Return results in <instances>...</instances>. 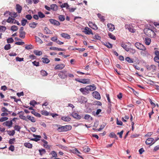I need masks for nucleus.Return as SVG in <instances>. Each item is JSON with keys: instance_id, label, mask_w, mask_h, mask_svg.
<instances>
[{"instance_id": "b1692460", "label": "nucleus", "mask_w": 159, "mask_h": 159, "mask_svg": "<svg viewBox=\"0 0 159 159\" xmlns=\"http://www.w3.org/2000/svg\"><path fill=\"white\" fill-rule=\"evenodd\" d=\"M61 36L65 39H70V36L67 34L62 33L61 34Z\"/></svg>"}, {"instance_id": "052dcab7", "label": "nucleus", "mask_w": 159, "mask_h": 159, "mask_svg": "<svg viewBox=\"0 0 159 159\" xmlns=\"http://www.w3.org/2000/svg\"><path fill=\"white\" fill-rule=\"evenodd\" d=\"M11 48V45L10 44L6 45L4 46V49L6 50H8Z\"/></svg>"}, {"instance_id": "7c9ffc66", "label": "nucleus", "mask_w": 159, "mask_h": 159, "mask_svg": "<svg viewBox=\"0 0 159 159\" xmlns=\"http://www.w3.org/2000/svg\"><path fill=\"white\" fill-rule=\"evenodd\" d=\"M144 42L147 45H148L151 43V39L149 38H146L145 39Z\"/></svg>"}, {"instance_id": "473e14b6", "label": "nucleus", "mask_w": 159, "mask_h": 159, "mask_svg": "<svg viewBox=\"0 0 159 159\" xmlns=\"http://www.w3.org/2000/svg\"><path fill=\"white\" fill-rule=\"evenodd\" d=\"M121 46L125 49V50L126 51L128 52V49L129 48H128L127 47V45L125 44L124 43H121Z\"/></svg>"}, {"instance_id": "680f3d73", "label": "nucleus", "mask_w": 159, "mask_h": 159, "mask_svg": "<svg viewBox=\"0 0 159 159\" xmlns=\"http://www.w3.org/2000/svg\"><path fill=\"white\" fill-rule=\"evenodd\" d=\"M93 38L97 40H100L101 37L98 34H96L94 35Z\"/></svg>"}, {"instance_id": "c03bdc74", "label": "nucleus", "mask_w": 159, "mask_h": 159, "mask_svg": "<svg viewBox=\"0 0 159 159\" xmlns=\"http://www.w3.org/2000/svg\"><path fill=\"white\" fill-rule=\"evenodd\" d=\"M60 7L61 8L66 7V9H68L69 8V6L67 3H64L61 5Z\"/></svg>"}, {"instance_id": "a18cd8bd", "label": "nucleus", "mask_w": 159, "mask_h": 159, "mask_svg": "<svg viewBox=\"0 0 159 159\" xmlns=\"http://www.w3.org/2000/svg\"><path fill=\"white\" fill-rule=\"evenodd\" d=\"M27 22V20L23 18L22 19L21 21V24L22 26H24L26 25V24Z\"/></svg>"}, {"instance_id": "423d86ee", "label": "nucleus", "mask_w": 159, "mask_h": 159, "mask_svg": "<svg viewBox=\"0 0 159 159\" xmlns=\"http://www.w3.org/2000/svg\"><path fill=\"white\" fill-rule=\"evenodd\" d=\"M24 28L23 27H21L19 30V37L20 38L23 39L25 37L26 34L25 32L24 31Z\"/></svg>"}, {"instance_id": "de8ad7c7", "label": "nucleus", "mask_w": 159, "mask_h": 159, "mask_svg": "<svg viewBox=\"0 0 159 159\" xmlns=\"http://www.w3.org/2000/svg\"><path fill=\"white\" fill-rule=\"evenodd\" d=\"M109 136L110 137L112 138H116V139H117L118 138L117 137L116 135L115 134V133L114 132H111Z\"/></svg>"}, {"instance_id": "39448f33", "label": "nucleus", "mask_w": 159, "mask_h": 159, "mask_svg": "<svg viewBox=\"0 0 159 159\" xmlns=\"http://www.w3.org/2000/svg\"><path fill=\"white\" fill-rule=\"evenodd\" d=\"M136 48L141 50L145 51L146 49L145 47L142 44L139 42H136L134 44Z\"/></svg>"}, {"instance_id": "bb28decb", "label": "nucleus", "mask_w": 159, "mask_h": 159, "mask_svg": "<svg viewBox=\"0 0 159 159\" xmlns=\"http://www.w3.org/2000/svg\"><path fill=\"white\" fill-rule=\"evenodd\" d=\"M51 9L53 11H56L58 9V7L55 4H52L50 6Z\"/></svg>"}, {"instance_id": "ea45409f", "label": "nucleus", "mask_w": 159, "mask_h": 159, "mask_svg": "<svg viewBox=\"0 0 159 159\" xmlns=\"http://www.w3.org/2000/svg\"><path fill=\"white\" fill-rule=\"evenodd\" d=\"M104 45L108 48H112V44L110 43L109 42H106Z\"/></svg>"}, {"instance_id": "c9c22d12", "label": "nucleus", "mask_w": 159, "mask_h": 159, "mask_svg": "<svg viewBox=\"0 0 159 159\" xmlns=\"http://www.w3.org/2000/svg\"><path fill=\"white\" fill-rule=\"evenodd\" d=\"M42 141L44 143V144H43V146L46 148H48V149H50V147L48 145H47L48 144V142L47 141L44 139H43L42 140Z\"/></svg>"}, {"instance_id": "09e8293b", "label": "nucleus", "mask_w": 159, "mask_h": 159, "mask_svg": "<svg viewBox=\"0 0 159 159\" xmlns=\"http://www.w3.org/2000/svg\"><path fill=\"white\" fill-rule=\"evenodd\" d=\"M14 21V19L9 17L7 19V21L9 23H13V21Z\"/></svg>"}, {"instance_id": "412c9836", "label": "nucleus", "mask_w": 159, "mask_h": 159, "mask_svg": "<svg viewBox=\"0 0 159 159\" xmlns=\"http://www.w3.org/2000/svg\"><path fill=\"white\" fill-rule=\"evenodd\" d=\"M65 66V65L63 64H61L57 65L54 67L55 70H61Z\"/></svg>"}, {"instance_id": "f3484780", "label": "nucleus", "mask_w": 159, "mask_h": 159, "mask_svg": "<svg viewBox=\"0 0 159 159\" xmlns=\"http://www.w3.org/2000/svg\"><path fill=\"white\" fill-rule=\"evenodd\" d=\"M84 30V32L86 34L89 35L90 34H93L92 31L90 28L86 27L85 28Z\"/></svg>"}, {"instance_id": "5fc2aeb1", "label": "nucleus", "mask_w": 159, "mask_h": 159, "mask_svg": "<svg viewBox=\"0 0 159 159\" xmlns=\"http://www.w3.org/2000/svg\"><path fill=\"white\" fill-rule=\"evenodd\" d=\"M8 134L10 136H13L15 134V130H12L11 131H8Z\"/></svg>"}, {"instance_id": "9b49d317", "label": "nucleus", "mask_w": 159, "mask_h": 159, "mask_svg": "<svg viewBox=\"0 0 159 159\" xmlns=\"http://www.w3.org/2000/svg\"><path fill=\"white\" fill-rule=\"evenodd\" d=\"M93 96L98 100L101 98V96L100 93L97 91L93 92L92 93Z\"/></svg>"}, {"instance_id": "13d9d810", "label": "nucleus", "mask_w": 159, "mask_h": 159, "mask_svg": "<svg viewBox=\"0 0 159 159\" xmlns=\"http://www.w3.org/2000/svg\"><path fill=\"white\" fill-rule=\"evenodd\" d=\"M41 74L43 76H46L48 74L47 72L44 70H42L41 71Z\"/></svg>"}, {"instance_id": "dca6fc26", "label": "nucleus", "mask_w": 159, "mask_h": 159, "mask_svg": "<svg viewBox=\"0 0 159 159\" xmlns=\"http://www.w3.org/2000/svg\"><path fill=\"white\" fill-rule=\"evenodd\" d=\"M19 117L20 119H23V120H25L26 121H28L26 117L24 116V112L22 111H20L17 114H20Z\"/></svg>"}, {"instance_id": "7ed1b4c3", "label": "nucleus", "mask_w": 159, "mask_h": 159, "mask_svg": "<svg viewBox=\"0 0 159 159\" xmlns=\"http://www.w3.org/2000/svg\"><path fill=\"white\" fill-rule=\"evenodd\" d=\"M75 80L84 84H89L90 83V81L89 79L75 78Z\"/></svg>"}, {"instance_id": "69168bd1", "label": "nucleus", "mask_w": 159, "mask_h": 159, "mask_svg": "<svg viewBox=\"0 0 159 159\" xmlns=\"http://www.w3.org/2000/svg\"><path fill=\"white\" fill-rule=\"evenodd\" d=\"M13 41L14 40L11 37L7 39V42L8 43H12Z\"/></svg>"}, {"instance_id": "e433bc0d", "label": "nucleus", "mask_w": 159, "mask_h": 159, "mask_svg": "<svg viewBox=\"0 0 159 159\" xmlns=\"http://www.w3.org/2000/svg\"><path fill=\"white\" fill-rule=\"evenodd\" d=\"M125 60L129 63H133L134 62L133 59L129 57H127L125 58Z\"/></svg>"}, {"instance_id": "4be33fe9", "label": "nucleus", "mask_w": 159, "mask_h": 159, "mask_svg": "<svg viewBox=\"0 0 159 159\" xmlns=\"http://www.w3.org/2000/svg\"><path fill=\"white\" fill-rule=\"evenodd\" d=\"M61 119L65 122L70 121L71 120V118L69 116H63L61 117Z\"/></svg>"}, {"instance_id": "ddd939ff", "label": "nucleus", "mask_w": 159, "mask_h": 159, "mask_svg": "<svg viewBox=\"0 0 159 159\" xmlns=\"http://www.w3.org/2000/svg\"><path fill=\"white\" fill-rule=\"evenodd\" d=\"M88 25L90 28L93 30H97L98 29V28L96 24L91 21H89Z\"/></svg>"}, {"instance_id": "f8f14e48", "label": "nucleus", "mask_w": 159, "mask_h": 159, "mask_svg": "<svg viewBox=\"0 0 159 159\" xmlns=\"http://www.w3.org/2000/svg\"><path fill=\"white\" fill-rule=\"evenodd\" d=\"M78 101L81 104L85 103L87 102V99L85 97L82 96L78 99Z\"/></svg>"}, {"instance_id": "6e6552de", "label": "nucleus", "mask_w": 159, "mask_h": 159, "mask_svg": "<svg viewBox=\"0 0 159 159\" xmlns=\"http://www.w3.org/2000/svg\"><path fill=\"white\" fill-rule=\"evenodd\" d=\"M12 120L7 121L3 123L2 125L3 126H6L10 128L12 127Z\"/></svg>"}, {"instance_id": "aec40b11", "label": "nucleus", "mask_w": 159, "mask_h": 159, "mask_svg": "<svg viewBox=\"0 0 159 159\" xmlns=\"http://www.w3.org/2000/svg\"><path fill=\"white\" fill-rule=\"evenodd\" d=\"M107 26L108 30L110 31H112L115 29L114 25L111 23H108L107 24Z\"/></svg>"}, {"instance_id": "cd10ccee", "label": "nucleus", "mask_w": 159, "mask_h": 159, "mask_svg": "<svg viewBox=\"0 0 159 159\" xmlns=\"http://www.w3.org/2000/svg\"><path fill=\"white\" fill-rule=\"evenodd\" d=\"M38 25V23L34 22H31L29 24V26L31 28H35L37 25Z\"/></svg>"}, {"instance_id": "f704fd0d", "label": "nucleus", "mask_w": 159, "mask_h": 159, "mask_svg": "<svg viewBox=\"0 0 159 159\" xmlns=\"http://www.w3.org/2000/svg\"><path fill=\"white\" fill-rule=\"evenodd\" d=\"M34 53L37 56H40L42 54V52L41 51L35 50L34 51Z\"/></svg>"}, {"instance_id": "bf43d9fd", "label": "nucleus", "mask_w": 159, "mask_h": 159, "mask_svg": "<svg viewBox=\"0 0 159 159\" xmlns=\"http://www.w3.org/2000/svg\"><path fill=\"white\" fill-rule=\"evenodd\" d=\"M6 30V27L3 26H0V32H4Z\"/></svg>"}, {"instance_id": "0e129e2a", "label": "nucleus", "mask_w": 159, "mask_h": 159, "mask_svg": "<svg viewBox=\"0 0 159 159\" xmlns=\"http://www.w3.org/2000/svg\"><path fill=\"white\" fill-rule=\"evenodd\" d=\"M37 102L34 100L30 101V105L33 106V107H34L35 105L37 104Z\"/></svg>"}, {"instance_id": "6e6d98bb", "label": "nucleus", "mask_w": 159, "mask_h": 159, "mask_svg": "<svg viewBox=\"0 0 159 159\" xmlns=\"http://www.w3.org/2000/svg\"><path fill=\"white\" fill-rule=\"evenodd\" d=\"M14 128L15 130L18 131H20L21 129V127L18 125H15L14 126Z\"/></svg>"}, {"instance_id": "4468645a", "label": "nucleus", "mask_w": 159, "mask_h": 159, "mask_svg": "<svg viewBox=\"0 0 159 159\" xmlns=\"http://www.w3.org/2000/svg\"><path fill=\"white\" fill-rule=\"evenodd\" d=\"M155 54L156 56L154 58V61L157 63H159V51L157 50L155 51Z\"/></svg>"}, {"instance_id": "9d476101", "label": "nucleus", "mask_w": 159, "mask_h": 159, "mask_svg": "<svg viewBox=\"0 0 159 159\" xmlns=\"http://www.w3.org/2000/svg\"><path fill=\"white\" fill-rule=\"evenodd\" d=\"M7 14H9L11 17L13 18H16L17 16L16 13L15 12H10L9 11H6L4 13V15H6Z\"/></svg>"}, {"instance_id": "49530a36", "label": "nucleus", "mask_w": 159, "mask_h": 159, "mask_svg": "<svg viewBox=\"0 0 159 159\" xmlns=\"http://www.w3.org/2000/svg\"><path fill=\"white\" fill-rule=\"evenodd\" d=\"M18 29V27L16 25H13L11 28V30L13 31H16Z\"/></svg>"}, {"instance_id": "58836bf2", "label": "nucleus", "mask_w": 159, "mask_h": 159, "mask_svg": "<svg viewBox=\"0 0 159 159\" xmlns=\"http://www.w3.org/2000/svg\"><path fill=\"white\" fill-rule=\"evenodd\" d=\"M24 146L28 148H30L32 147V145L30 143H24Z\"/></svg>"}, {"instance_id": "f257e3e1", "label": "nucleus", "mask_w": 159, "mask_h": 159, "mask_svg": "<svg viewBox=\"0 0 159 159\" xmlns=\"http://www.w3.org/2000/svg\"><path fill=\"white\" fill-rule=\"evenodd\" d=\"M156 32H157V30L154 27H152L146 28V34L151 38H154L155 37Z\"/></svg>"}, {"instance_id": "864d4df0", "label": "nucleus", "mask_w": 159, "mask_h": 159, "mask_svg": "<svg viewBox=\"0 0 159 159\" xmlns=\"http://www.w3.org/2000/svg\"><path fill=\"white\" fill-rule=\"evenodd\" d=\"M25 48V49H26L30 50L33 49L34 48V46L31 44H30L26 46Z\"/></svg>"}, {"instance_id": "37998d69", "label": "nucleus", "mask_w": 159, "mask_h": 159, "mask_svg": "<svg viewBox=\"0 0 159 159\" xmlns=\"http://www.w3.org/2000/svg\"><path fill=\"white\" fill-rule=\"evenodd\" d=\"M35 38L36 40V41L39 43L40 44H42L43 43L41 39L37 37L36 36H35Z\"/></svg>"}, {"instance_id": "4d7b16f0", "label": "nucleus", "mask_w": 159, "mask_h": 159, "mask_svg": "<svg viewBox=\"0 0 159 159\" xmlns=\"http://www.w3.org/2000/svg\"><path fill=\"white\" fill-rule=\"evenodd\" d=\"M128 50V51H129V52L132 53V54L135 53L136 52L135 50L133 48H129Z\"/></svg>"}, {"instance_id": "393cba45", "label": "nucleus", "mask_w": 159, "mask_h": 159, "mask_svg": "<svg viewBox=\"0 0 159 159\" xmlns=\"http://www.w3.org/2000/svg\"><path fill=\"white\" fill-rule=\"evenodd\" d=\"M16 9L18 13H20L21 12L22 7L19 4H17L16 5Z\"/></svg>"}, {"instance_id": "8fccbe9b", "label": "nucleus", "mask_w": 159, "mask_h": 159, "mask_svg": "<svg viewBox=\"0 0 159 159\" xmlns=\"http://www.w3.org/2000/svg\"><path fill=\"white\" fill-rule=\"evenodd\" d=\"M58 19L61 21H63L65 20V17L63 15H60L58 16Z\"/></svg>"}, {"instance_id": "338daca9", "label": "nucleus", "mask_w": 159, "mask_h": 159, "mask_svg": "<svg viewBox=\"0 0 159 159\" xmlns=\"http://www.w3.org/2000/svg\"><path fill=\"white\" fill-rule=\"evenodd\" d=\"M90 149L88 147H85L84 148L83 151L85 152H89L90 151Z\"/></svg>"}, {"instance_id": "a211bd4d", "label": "nucleus", "mask_w": 159, "mask_h": 159, "mask_svg": "<svg viewBox=\"0 0 159 159\" xmlns=\"http://www.w3.org/2000/svg\"><path fill=\"white\" fill-rule=\"evenodd\" d=\"M71 115L73 117L77 120H80L81 118V117L80 115L76 113L72 112L71 114Z\"/></svg>"}, {"instance_id": "0eeeda50", "label": "nucleus", "mask_w": 159, "mask_h": 159, "mask_svg": "<svg viewBox=\"0 0 159 159\" xmlns=\"http://www.w3.org/2000/svg\"><path fill=\"white\" fill-rule=\"evenodd\" d=\"M87 86L85 88H81L80 89V91L84 95H86L89 93V91Z\"/></svg>"}, {"instance_id": "e2e57ef3", "label": "nucleus", "mask_w": 159, "mask_h": 159, "mask_svg": "<svg viewBox=\"0 0 159 159\" xmlns=\"http://www.w3.org/2000/svg\"><path fill=\"white\" fill-rule=\"evenodd\" d=\"M8 118L6 117H2L0 118V121L3 122L7 120L8 119Z\"/></svg>"}, {"instance_id": "20e7f679", "label": "nucleus", "mask_w": 159, "mask_h": 159, "mask_svg": "<svg viewBox=\"0 0 159 159\" xmlns=\"http://www.w3.org/2000/svg\"><path fill=\"white\" fill-rule=\"evenodd\" d=\"M67 71L66 70H64L60 72L58 74V76L62 79H65L67 77V74L66 73Z\"/></svg>"}, {"instance_id": "2f4dec72", "label": "nucleus", "mask_w": 159, "mask_h": 159, "mask_svg": "<svg viewBox=\"0 0 159 159\" xmlns=\"http://www.w3.org/2000/svg\"><path fill=\"white\" fill-rule=\"evenodd\" d=\"M84 119L85 120H93V118L91 117L90 115L88 114H86L85 115Z\"/></svg>"}, {"instance_id": "a878e982", "label": "nucleus", "mask_w": 159, "mask_h": 159, "mask_svg": "<svg viewBox=\"0 0 159 159\" xmlns=\"http://www.w3.org/2000/svg\"><path fill=\"white\" fill-rule=\"evenodd\" d=\"M89 91H93L96 90V87L94 84L87 86Z\"/></svg>"}, {"instance_id": "6ab92c4d", "label": "nucleus", "mask_w": 159, "mask_h": 159, "mask_svg": "<svg viewBox=\"0 0 159 159\" xmlns=\"http://www.w3.org/2000/svg\"><path fill=\"white\" fill-rule=\"evenodd\" d=\"M33 136L35 138L32 139L31 140L34 141L35 142H37L40 140V139L41 138V136L39 135H37L35 134H33Z\"/></svg>"}, {"instance_id": "72a5a7b5", "label": "nucleus", "mask_w": 159, "mask_h": 159, "mask_svg": "<svg viewBox=\"0 0 159 159\" xmlns=\"http://www.w3.org/2000/svg\"><path fill=\"white\" fill-rule=\"evenodd\" d=\"M99 18L102 22H104L105 20L104 16H102L100 14L98 13L97 14Z\"/></svg>"}, {"instance_id": "f03ea898", "label": "nucleus", "mask_w": 159, "mask_h": 159, "mask_svg": "<svg viewBox=\"0 0 159 159\" xmlns=\"http://www.w3.org/2000/svg\"><path fill=\"white\" fill-rule=\"evenodd\" d=\"M56 125L57 127H58L57 130L59 132H66L72 129L71 126L70 125L62 126L59 125Z\"/></svg>"}, {"instance_id": "4c0bfd02", "label": "nucleus", "mask_w": 159, "mask_h": 159, "mask_svg": "<svg viewBox=\"0 0 159 159\" xmlns=\"http://www.w3.org/2000/svg\"><path fill=\"white\" fill-rule=\"evenodd\" d=\"M31 113L37 117H41V115L38 113L35 112L34 110L32 111Z\"/></svg>"}, {"instance_id": "2eb2a0df", "label": "nucleus", "mask_w": 159, "mask_h": 159, "mask_svg": "<svg viewBox=\"0 0 159 159\" xmlns=\"http://www.w3.org/2000/svg\"><path fill=\"white\" fill-rule=\"evenodd\" d=\"M125 27V29H128L130 32L134 33L135 31V29L132 28L130 25L128 24H126Z\"/></svg>"}, {"instance_id": "79ce46f5", "label": "nucleus", "mask_w": 159, "mask_h": 159, "mask_svg": "<svg viewBox=\"0 0 159 159\" xmlns=\"http://www.w3.org/2000/svg\"><path fill=\"white\" fill-rule=\"evenodd\" d=\"M39 154L41 156H42L43 154L45 153L46 152V151L44 149L42 148L39 149Z\"/></svg>"}, {"instance_id": "1a4fd4ad", "label": "nucleus", "mask_w": 159, "mask_h": 159, "mask_svg": "<svg viewBox=\"0 0 159 159\" xmlns=\"http://www.w3.org/2000/svg\"><path fill=\"white\" fill-rule=\"evenodd\" d=\"M49 20L51 24L54 25L58 26L60 24L59 21L55 19H50Z\"/></svg>"}, {"instance_id": "a19ab883", "label": "nucleus", "mask_w": 159, "mask_h": 159, "mask_svg": "<svg viewBox=\"0 0 159 159\" xmlns=\"http://www.w3.org/2000/svg\"><path fill=\"white\" fill-rule=\"evenodd\" d=\"M42 59L43 62L44 63L47 64L49 63L50 61V60L47 58L43 57Z\"/></svg>"}, {"instance_id": "3c124183", "label": "nucleus", "mask_w": 159, "mask_h": 159, "mask_svg": "<svg viewBox=\"0 0 159 159\" xmlns=\"http://www.w3.org/2000/svg\"><path fill=\"white\" fill-rule=\"evenodd\" d=\"M108 35L109 38H111V39H113V40H116V37L113 34H112L111 33H108Z\"/></svg>"}, {"instance_id": "c85d7f7f", "label": "nucleus", "mask_w": 159, "mask_h": 159, "mask_svg": "<svg viewBox=\"0 0 159 159\" xmlns=\"http://www.w3.org/2000/svg\"><path fill=\"white\" fill-rule=\"evenodd\" d=\"M26 118L33 122H34L36 121V120L34 117L30 116H27Z\"/></svg>"}, {"instance_id": "603ef678", "label": "nucleus", "mask_w": 159, "mask_h": 159, "mask_svg": "<svg viewBox=\"0 0 159 159\" xmlns=\"http://www.w3.org/2000/svg\"><path fill=\"white\" fill-rule=\"evenodd\" d=\"M39 17L41 18H42L45 17V15L41 11L38 12Z\"/></svg>"}, {"instance_id": "c756f323", "label": "nucleus", "mask_w": 159, "mask_h": 159, "mask_svg": "<svg viewBox=\"0 0 159 159\" xmlns=\"http://www.w3.org/2000/svg\"><path fill=\"white\" fill-rule=\"evenodd\" d=\"M50 154L52 155V157H51V159H52L53 157H55V158L57 156L56 152L54 151H52L50 153Z\"/></svg>"}, {"instance_id": "774afa93", "label": "nucleus", "mask_w": 159, "mask_h": 159, "mask_svg": "<svg viewBox=\"0 0 159 159\" xmlns=\"http://www.w3.org/2000/svg\"><path fill=\"white\" fill-rule=\"evenodd\" d=\"M25 17L26 18H27V19L28 20H31L32 18V16L30 14H28V15H26L25 16Z\"/></svg>"}, {"instance_id": "5701e85b", "label": "nucleus", "mask_w": 159, "mask_h": 159, "mask_svg": "<svg viewBox=\"0 0 159 159\" xmlns=\"http://www.w3.org/2000/svg\"><path fill=\"white\" fill-rule=\"evenodd\" d=\"M154 141V139L152 138H150L148 139L145 141V143L147 145L152 144Z\"/></svg>"}]
</instances>
